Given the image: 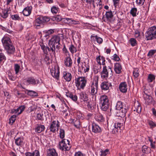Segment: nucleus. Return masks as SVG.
Wrapping results in <instances>:
<instances>
[{"mask_svg": "<svg viewBox=\"0 0 156 156\" xmlns=\"http://www.w3.org/2000/svg\"><path fill=\"white\" fill-rule=\"evenodd\" d=\"M2 42L5 50L8 54L14 53L15 51V48L9 37H4L2 39Z\"/></svg>", "mask_w": 156, "mask_h": 156, "instance_id": "nucleus-1", "label": "nucleus"}, {"mask_svg": "<svg viewBox=\"0 0 156 156\" xmlns=\"http://www.w3.org/2000/svg\"><path fill=\"white\" fill-rule=\"evenodd\" d=\"M116 113L117 116L123 117L128 111V107L120 101H118L116 105Z\"/></svg>", "mask_w": 156, "mask_h": 156, "instance_id": "nucleus-2", "label": "nucleus"}, {"mask_svg": "<svg viewBox=\"0 0 156 156\" xmlns=\"http://www.w3.org/2000/svg\"><path fill=\"white\" fill-rule=\"evenodd\" d=\"M61 37H62L63 38V36L62 34H60L54 36L49 40L48 45L49 47H52L51 49L52 51L54 50V48L55 51V46L56 48L59 49V45H60V41Z\"/></svg>", "mask_w": 156, "mask_h": 156, "instance_id": "nucleus-3", "label": "nucleus"}, {"mask_svg": "<svg viewBox=\"0 0 156 156\" xmlns=\"http://www.w3.org/2000/svg\"><path fill=\"white\" fill-rule=\"evenodd\" d=\"M147 40H150L156 38V26L150 27L145 34Z\"/></svg>", "mask_w": 156, "mask_h": 156, "instance_id": "nucleus-4", "label": "nucleus"}, {"mask_svg": "<svg viewBox=\"0 0 156 156\" xmlns=\"http://www.w3.org/2000/svg\"><path fill=\"white\" fill-rule=\"evenodd\" d=\"M40 46L41 47V49L43 50L44 53L46 55H48V51L50 52L51 54H52L54 56L55 55V48H53L54 50L52 51V47H49L47 46L46 44L44 43L42 41L40 42L39 43Z\"/></svg>", "mask_w": 156, "mask_h": 156, "instance_id": "nucleus-5", "label": "nucleus"}, {"mask_svg": "<svg viewBox=\"0 0 156 156\" xmlns=\"http://www.w3.org/2000/svg\"><path fill=\"white\" fill-rule=\"evenodd\" d=\"M87 82V79L84 77H80L75 79L76 86L78 89H83L86 86Z\"/></svg>", "mask_w": 156, "mask_h": 156, "instance_id": "nucleus-6", "label": "nucleus"}, {"mask_svg": "<svg viewBox=\"0 0 156 156\" xmlns=\"http://www.w3.org/2000/svg\"><path fill=\"white\" fill-rule=\"evenodd\" d=\"M69 143V141L68 140L64 139L62 140L59 143V148L62 151H69L71 148Z\"/></svg>", "mask_w": 156, "mask_h": 156, "instance_id": "nucleus-7", "label": "nucleus"}, {"mask_svg": "<svg viewBox=\"0 0 156 156\" xmlns=\"http://www.w3.org/2000/svg\"><path fill=\"white\" fill-rule=\"evenodd\" d=\"M98 78H97L93 81L90 87V94L92 95H94L97 93L98 88Z\"/></svg>", "mask_w": 156, "mask_h": 156, "instance_id": "nucleus-8", "label": "nucleus"}, {"mask_svg": "<svg viewBox=\"0 0 156 156\" xmlns=\"http://www.w3.org/2000/svg\"><path fill=\"white\" fill-rule=\"evenodd\" d=\"M144 98L145 100V103L148 105L154 104L155 103V101L151 96L145 94H144Z\"/></svg>", "mask_w": 156, "mask_h": 156, "instance_id": "nucleus-9", "label": "nucleus"}, {"mask_svg": "<svg viewBox=\"0 0 156 156\" xmlns=\"http://www.w3.org/2000/svg\"><path fill=\"white\" fill-rule=\"evenodd\" d=\"M25 107L24 105H22L19 107L17 109H13L11 110V113L16 114L17 116L20 114L24 110Z\"/></svg>", "mask_w": 156, "mask_h": 156, "instance_id": "nucleus-10", "label": "nucleus"}, {"mask_svg": "<svg viewBox=\"0 0 156 156\" xmlns=\"http://www.w3.org/2000/svg\"><path fill=\"white\" fill-rule=\"evenodd\" d=\"M133 109L134 112H136L138 113H140L141 112V107L138 101L134 102V106L133 107Z\"/></svg>", "mask_w": 156, "mask_h": 156, "instance_id": "nucleus-11", "label": "nucleus"}, {"mask_svg": "<svg viewBox=\"0 0 156 156\" xmlns=\"http://www.w3.org/2000/svg\"><path fill=\"white\" fill-rule=\"evenodd\" d=\"M59 127V124H56V121H53L51 123L50 129V131L53 133H55L56 131V129H58V128Z\"/></svg>", "mask_w": 156, "mask_h": 156, "instance_id": "nucleus-12", "label": "nucleus"}, {"mask_svg": "<svg viewBox=\"0 0 156 156\" xmlns=\"http://www.w3.org/2000/svg\"><path fill=\"white\" fill-rule=\"evenodd\" d=\"M119 88L121 92L125 93L127 92V85L126 82L121 83L119 85Z\"/></svg>", "mask_w": 156, "mask_h": 156, "instance_id": "nucleus-13", "label": "nucleus"}, {"mask_svg": "<svg viewBox=\"0 0 156 156\" xmlns=\"http://www.w3.org/2000/svg\"><path fill=\"white\" fill-rule=\"evenodd\" d=\"M69 56H67L64 59V64L65 66L69 67H71L72 66L73 61L70 57V55L69 54Z\"/></svg>", "mask_w": 156, "mask_h": 156, "instance_id": "nucleus-14", "label": "nucleus"}, {"mask_svg": "<svg viewBox=\"0 0 156 156\" xmlns=\"http://www.w3.org/2000/svg\"><path fill=\"white\" fill-rule=\"evenodd\" d=\"M123 124L120 122H116L114 125V128L113 129V131L114 133L118 132L119 129H120L121 127L122 126Z\"/></svg>", "mask_w": 156, "mask_h": 156, "instance_id": "nucleus-15", "label": "nucleus"}, {"mask_svg": "<svg viewBox=\"0 0 156 156\" xmlns=\"http://www.w3.org/2000/svg\"><path fill=\"white\" fill-rule=\"evenodd\" d=\"M32 7L31 6H27L25 8L23 11V13L24 15L28 16L30 15L31 12Z\"/></svg>", "mask_w": 156, "mask_h": 156, "instance_id": "nucleus-16", "label": "nucleus"}, {"mask_svg": "<svg viewBox=\"0 0 156 156\" xmlns=\"http://www.w3.org/2000/svg\"><path fill=\"white\" fill-rule=\"evenodd\" d=\"M51 75L54 77L57 78L59 76V72L58 68H54V69L51 70Z\"/></svg>", "mask_w": 156, "mask_h": 156, "instance_id": "nucleus-17", "label": "nucleus"}, {"mask_svg": "<svg viewBox=\"0 0 156 156\" xmlns=\"http://www.w3.org/2000/svg\"><path fill=\"white\" fill-rule=\"evenodd\" d=\"M92 131L93 132L97 133L100 132L101 129L99 126L95 123L92 124Z\"/></svg>", "mask_w": 156, "mask_h": 156, "instance_id": "nucleus-18", "label": "nucleus"}, {"mask_svg": "<svg viewBox=\"0 0 156 156\" xmlns=\"http://www.w3.org/2000/svg\"><path fill=\"white\" fill-rule=\"evenodd\" d=\"M101 74L102 79H106V78L107 77V69L105 66L103 67L102 71L101 72Z\"/></svg>", "mask_w": 156, "mask_h": 156, "instance_id": "nucleus-19", "label": "nucleus"}, {"mask_svg": "<svg viewBox=\"0 0 156 156\" xmlns=\"http://www.w3.org/2000/svg\"><path fill=\"white\" fill-rule=\"evenodd\" d=\"M46 156H58V154L56 150L53 148L48 150Z\"/></svg>", "mask_w": 156, "mask_h": 156, "instance_id": "nucleus-20", "label": "nucleus"}, {"mask_svg": "<svg viewBox=\"0 0 156 156\" xmlns=\"http://www.w3.org/2000/svg\"><path fill=\"white\" fill-rule=\"evenodd\" d=\"M9 11L8 9L2 10V13H1V17L3 18L6 19L9 16Z\"/></svg>", "mask_w": 156, "mask_h": 156, "instance_id": "nucleus-21", "label": "nucleus"}, {"mask_svg": "<svg viewBox=\"0 0 156 156\" xmlns=\"http://www.w3.org/2000/svg\"><path fill=\"white\" fill-rule=\"evenodd\" d=\"M63 77L67 81H70L72 78L71 75L70 73L65 72L63 73Z\"/></svg>", "mask_w": 156, "mask_h": 156, "instance_id": "nucleus-22", "label": "nucleus"}, {"mask_svg": "<svg viewBox=\"0 0 156 156\" xmlns=\"http://www.w3.org/2000/svg\"><path fill=\"white\" fill-rule=\"evenodd\" d=\"M122 67L119 63H116L115 65L114 70L117 73H120L121 72Z\"/></svg>", "mask_w": 156, "mask_h": 156, "instance_id": "nucleus-23", "label": "nucleus"}, {"mask_svg": "<svg viewBox=\"0 0 156 156\" xmlns=\"http://www.w3.org/2000/svg\"><path fill=\"white\" fill-rule=\"evenodd\" d=\"M26 82L27 83H28L29 84H31L33 85L36 84V80L34 77L32 76L27 78Z\"/></svg>", "mask_w": 156, "mask_h": 156, "instance_id": "nucleus-24", "label": "nucleus"}, {"mask_svg": "<svg viewBox=\"0 0 156 156\" xmlns=\"http://www.w3.org/2000/svg\"><path fill=\"white\" fill-rule=\"evenodd\" d=\"M25 155L26 156H40V153L38 150H35L33 153L27 152Z\"/></svg>", "mask_w": 156, "mask_h": 156, "instance_id": "nucleus-25", "label": "nucleus"}, {"mask_svg": "<svg viewBox=\"0 0 156 156\" xmlns=\"http://www.w3.org/2000/svg\"><path fill=\"white\" fill-rule=\"evenodd\" d=\"M94 118L98 122H103L104 121V119L103 116L100 114L98 113L96 114Z\"/></svg>", "mask_w": 156, "mask_h": 156, "instance_id": "nucleus-26", "label": "nucleus"}, {"mask_svg": "<svg viewBox=\"0 0 156 156\" xmlns=\"http://www.w3.org/2000/svg\"><path fill=\"white\" fill-rule=\"evenodd\" d=\"M86 1L90 4L92 3L94 7L95 8L96 6H98V4L101 2V0H87Z\"/></svg>", "mask_w": 156, "mask_h": 156, "instance_id": "nucleus-27", "label": "nucleus"}, {"mask_svg": "<svg viewBox=\"0 0 156 156\" xmlns=\"http://www.w3.org/2000/svg\"><path fill=\"white\" fill-rule=\"evenodd\" d=\"M23 139L19 137L15 139V143L17 146H22L23 145Z\"/></svg>", "mask_w": 156, "mask_h": 156, "instance_id": "nucleus-28", "label": "nucleus"}, {"mask_svg": "<svg viewBox=\"0 0 156 156\" xmlns=\"http://www.w3.org/2000/svg\"><path fill=\"white\" fill-rule=\"evenodd\" d=\"M101 104H107V96L106 95H103L101 96L100 98Z\"/></svg>", "mask_w": 156, "mask_h": 156, "instance_id": "nucleus-29", "label": "nucleus"}, {"mask_svg": "<svg viewBox=\"0 0 156 156\" xmlns=\"http://www.w3.org/2000/svg\"><path fill=\"white\" fill-rule=\"evenodd\" d=\"M66 95L67 97H69L74 101H76L77 100V96L76 95H73L71 93L69 92L66 93Z\"/></svg>", "mask_w": 156, "mask_h": 156, "instance_id": "nucleus-30", "label": "nucleus"}, {"mask_svg": "<svg viewBox=\"0 0 156 156\" xmlns=\"http://www.w3.org/2000/svg\"><path fill=\"white\" fill-rule=\"evenodd\" d=\"M44 129L45 127L44 125H39L37 126L35 130L36 132L40 133L44 131Z\"/></svg>", "mask_w": 156, "mask_h": 156, "instance_id": "nucleus-31", "label": "nucleus"}, {"mask_svg": "<svg viewBox=\"0 0 156 156\" xmlns=\"http://www.w3.org/2000/svg\"><path fill=\"white\" fill-rule=\"evenodd\" d=\"M42 19V18L41 16L37 18L35 20V25L37 26H39L40 24L43 23Z\"/></svg>", "mask_w": 156, "mask_h": 156, "instance_id": "nucleus-32", "label": "nucleus"}, {"mask_svg": "<svg viewBox=\"0 0 156 156\" xmlns=\"http://www.w3.org/2000/svg\"><path fill=\"white\" fill-rule=\"evenodd\" d=\"M155 79L154 75L152 74H149L148 75L147 81L148 83H151Z\"/></svg>", "mask_w": 156, "mask_h": 156, "instance_id": "nucleus-33", "label": "nucleus"}, {"mask_svg": "<svg viewBox=\"0 0 156 156\" xmlns=\"http://www.w3.org/2000/svg\"><path fill=\"white\" fill-rule=\"evenodd\" d=\"M5 57L2 53V49H0V64L5 60Z\"/></svg>", "mask_w": 156, "mask_h": 156, "instance_id": "nucleus-34", "label": "nucleus"}, {"mask_svg": "<svg viewBox=\"0 0 156 156\" xmlns=\"http://www.w3.org/2000/svg\"><path fill=\"white\" fill-rule=\"evenodd\" d=\"M26 91L27 92V94L30 96H37V94L33 90H27Z\"/></svg>", "mask_w": 156, "mask_h": 156, "instance_id": "nucleus-35", "label": "nucleus"}, {"mask_svg": "<svg viewBox=\"0 0 156 156\" xmlns=\"http://www.w3.org/2000/svg\"><path fill=\"white\" fill-rule=\"evenodd\" d=\"M133 74L135 78L138 77L139 75V69L137 68H134L133 71Z\"/></svg>", "mask_w": 156, "mask_h": 156, "instance_id": "nucleus-36", "label": "nucleus"}, {"mask_svg": "<svg viewBox=\"0 0 156 156\" xmlns=\"http://www.w3.org/2000/svg\"><path fill=\"white\" fill-rule=\"evenodd\" d=\"M69 49L72 54L76 51V48L72 44L70 45L69 47Z\"/></svg>", "mask_w": 156, "mask_h": 156, "instance_id": "nucleus-37", "label": "nucleus"}, {"mask_svg": "<svg viewBox=\"0 0 156 156\" xmlns=\"http://www.w3.org/2000/svg\"><path fill=\"white\" fill-rule=\"evenodd\" d=\"M74 126L77 128H79L80 126V122L79 119H76V120L74 119L73 121Z\"/></svg>", "mask_w": 156, "mask_h": 156, "instance_id": "nucleus-38", "label": "nucleus"}, {"mask_svg": "<svg viewBox=\"0 0 156 156\" xmlns=\"http://www.w3.org/2000/svg\"><path fill=\"white\" fill-rule=\"evenodd\" d=\"M101 87L102 90H107V82H103L101 83Z\"/></svg>", "mask_w": 156, "mask_h": 156, "instance_id": "nucleus-39", "label": "nucleus"}, {"mask_svg": "<svg viewBox=\"0 0 156 156\" xmlns=\"http://www.w3.org/2000/svg\"><path fill=\"white\" fill-rule=\"evenodd\" d=\"M80 98L83 101H87V95L85 93L83 92H81L80 94Z\"/></svg>", "mask_w": 156, "mask_h": 156, "instance_id": "nucleus-40", "label": "nucleus"}, {"mask_svg": "<svg viewBox=\"0 0 156 156\" xmlns=\"http://www.w3.org/2000/svg\"><path fill=\"white\" fill-rule=\"evenodd\" d=\"M137 12V9L136 8H132L131 10L130 13L133 17H134L136 16V13Z\"/></svg>", "mask_w": 156, "mask_h": 156, "instance_id": "nucleus-41", "label": "nucleus"}, {"mask_svg": "<svg viewBox=\"0 0 156 156\" xmlns=\"http://www.w3.org/2000/svg\"><path fill=\"white\" fill-rule=\"evenodd\" d=\"M54 32V30L52 29H50L48 30V31H45L44 32V37H47L49 36L50 34H53Z\"/></svg>", "mask_w": 156, "mask_h": 156, "instance_id": "nucleus-42", "label": "nucleus"}, {"mask_svg": "<svg viewBox=\"0 0 156 156\" xmlns=\"http://www.w3.org/2000/svg\"><path fill=\"white\" fill-rule=\"evenodd\" d=\"M59 10V8L58 7L55 6H53L51 9V11L53 13H57Z\"/></svg>", "mask_w": 156, "mask_h": 156, "instance_id": "nucleus-43", "label": "nucleus"}, {"mask_svg": "<svg viewBox=\"0 0 156 156\" xmlns=\"http://www.w3.org/2000/svg\"><path fill=\"white\" fill-rule=\"evenodd\" d=\"M94 37V38L95 40H96L97 42L98 43L101 44L102 42V39L101 38L98 37L97 35H96L95 36H91V37Z\"/></svg>", "mask_w": 156, "mask_h": 156, "instance_id": "nucleus-44", "label": "nucleus"}, {"mask_svg": "<svg viewBox=\"0 0 156 156\" xmlns=\"http://www.w3.org/2000/svg\"><path fill=\"white\" fill-rule=\"evenodd\" d=\"M16 115H13L11 116V118L9 119V123L10 124L11 123L12 124L13 123L16 119Z\"/></svg>", "mask_w": 156, "mask_h": 156, "instance_id": "nucleus-45", "label": "nucleus"}, {"mask_svg": "<svg viewBox=\"0 0 156 156\" xmlns=\"http://www.w3.org/2000/svg\"><path fill=\"white\" fill-rule=\"evenodd\" d=\"M155 53L156 54V50H151L149 51L147 54V56L151 57Z\"/></svg>", "mask_w": 156, "mask_h": 156, "instance_id": "nucleus-46", "label": "nucleus"}, {"mask_svg": "<svg viewBox=\"0 0 156 156\" xmlns=\"http://www.w3.org/2000/svg\"><path fill=\"white\" fill-rule=\"evenodd\" d=\"M131 45L132 46H135L136 44V41L134 38H131L130 40Z\"/></svg>", "mask_w": 156, "mask_h": 156, "instance_id": "nucleus-47", "label": "nucleus"}, {"mask_svg": "<svg viewBox=\"0 0 156 156\" xmlns=\"http://www.w3.org/2000/svg\"><path fill=\"white\" fill-rule=\"evenodd\" d=\"M60 137L61 139H63L65 137V131L64 129H60L59 133Z\"/></svg>", "mask_w": 156, "mask_h": 156, "instance_id": "nucleus-48", "label": "nucleus"}, {"mask_svg": "<svg viewBox=\"0 0 156 156\" xmlns=\"http://www.w3.org/2000/svg\"><path fill=\"white\" fill-rule=\"evenodd\" d=\"M11 17L13 20H20V18L18 15L16 14L12 15Z\"/></svg>", "mask_w": 156, "mask_h": 156, "instance_id": "nucleus-49", "label": "nucleus"}, {"mask_svg": "<svg viewBox=\"0 0 156 156\" xmlns=\"http://www.w3.org/2000/svg\"><path fill=\"white\" fill-rule=\"evenodd\" d=\"M64 21H66L65 22L66 23H69L72 24L73 21V20L72 19L66 18H64Z\"/></svg>", "mask_w": 156, "mask_h": 156, "instance_id": "nucleus-50", "label": "nucleus"}, {"mask_svg": "<svg viewBox=\"0 0 156 156\" xmlns=\"http://www.w3.org/2000/svg\"><path fill=\"white\" fill-rule=\"evenodd\" d=\"M101 109L102 110L104 111H106L107 110V104H101Z\"/></svg>", "mask_w": 156, "mask_h": 156, "instance_id": "nucleus-51", "label": "nucleus"}, {"mask_svg": "<svg viewBox=\"0 0 156 156\" xmlns=\"http://www.w3.org/2000/svg\"><path fill=\"white\" fill-rule=\"evenodd\" d=\"M20 68V66L18 64H15L14 66L15 70L16 72V73L17 74L18 73Z\"/></svg>", "mask_w": 156, "mask_h": 156, "instance_id": "nucleus-52", "label": "nucleus"}, {"mask_svg": "<svg viewBox=\"0 0 156 156\" xmlns=\"http://www.w3.org/2000/svg\"><path fill=\"white\" fill-rule=\"evenodd\" d=\"M3 93L4 96H5L7 99H9L10 98V95L9 92L6 90H4Z\"/></svg>", "mask_w": 156, "mask_h": 156, "instance_id": "nucleus-53", "label": "nucleus"}, {"mask_svg": "<svg viewBox=\"0 0 156 156\" xmlns=\"http://www.w3.org/2000/svg\"><path fill=\"white\" fill-rule=\"evenodd\" d=\"M42 18V21L43 23L48 22L50 20V18L47 16H41Z\"/></svg>", "mask_w": 156, "mask_h": 156, "instance_id": "nucleus-54", "label": "nucleus"}, {"mask_svg": "<svg viewBox=\"0 0 156 156\" xmlns=\"http://www.w3.org/2000/svg\"><path fill=\"white\" fill-rule=\"evenodd\" d=\"M43 114L41 113H38L37 114V119L39 120H43Z\"/></svg>", "mask_w": 156, "mask_h": 156, "instance_id": "nucleus-55", "label": "nucleus"}, {"mask_svg": "<svg viewBox=\"0 0 156 156\" xmlns=\"http://www.w3.org/2000/svg\"><path fill=\"white\" fill-rule=\"evenodd\" d=\"M149 124L151 128H153L156 126V124L152 121H149Z\"/></svg>", "mask_w": 156, "mask_h": 156, "instance_id": "nucleus-56", "label": "nucleus"}, {"mask_svg": "<svg viewBox=\"0 0 156 156\" xmlns=\"http://www.w3.org/2000/svg\"><path fill=\"white\" fill-rule=\"evenodd\" d=\"M112 57V59L115 61H118L120 60V58L116 54H114Z\"/></svg>", "mask_w": 156, "mask_h": 156, "instance_id": "nucleus-57", "label": "nucleus"}, {"mask_svg": "<svg viewBox=\"0 0 156 156\" xmlns=\"http://www.w3.org/2000/svg\"><path fill=\"white\" fill-rule=\"evenodd\" d=\"M147 147L145 145L143 146L142 147V151L144 153H146L147 152Z\"/></svg>", "mask_w": 156, "mask_h": 156, "instance_id": "nucleus-58", "label": "nucleus"}, {"mask_svg": "<svg viewBox=\"0 0 156 156\" xmlns=\"http://www.w3.org/2000/svg\"><path fill=\"white\" fill-rule=\"evenodd\" d=\"M68 107L66 105H65L64 106H63V108H62V112L65 113L66 112L67 110L68 109Z\"/></svg>", "mask_w": 156, "mask_h": 156, "instance_id": "nucleus-59", "label": "nucleus"}, {"mask_svg": "<svg viewBox=\"0 0 156 156\" xmlns=\"http://www.w3.org/2000/svg\"><path fill=\"white\" fill-rule=\"evenodd\" d=\"M145 1V0H136V2L137 4L139 5H143Z\"/></svg>", "mask_w": 156, "mask_h": 156, "instance_id": "nucleus-60", "label": "nucleus"}, {"mask_svg": "<svg viewBox=\"0 0 156 156\" xmlns=\"http://www.w3.org/2000/svg\"><path fill=\"white\" fill-rule=\"evenodd\" d=\"M101 156H105L107 153V149H106L105 151H101Z\"/></svg>", "mask_w": 156, "mask_h": 156, "instance_id": "nucleus-61", "label": "nucleus"}, {"mask_svg": "<svg viewBox=\"0 0 156 156\" xmlns=\"http://www.w3.org/2000/svg\"><path fill=\"white\" fill-rule=\"evenodd\" d=\"M140 32L137 30L135 31L134 35L136 38H138L140 36Z\"/></svg>", "mask_w": 156, "mask_h": 156, "instance_id": "nucleus-62", "label": "nucleus"}, {"mask_svg": "<svg viewBox=\"0 0 156 156\" xmlns=\"http://www.w3.org/2000/svg\"><path fill=\"white\" fill-rule=\"evenodd\" d=\"M55 20L57 21H61L62 19L61 16L59 15H57L55 17Z\"/></svg>", "mask_w": 156, "mask_h": 156, "instance_id": "nucleus-63", "label": "nucleus"}, {"mask_svg": "<svg viewBox=\"0 0 156 156\" xmlns=\"http://www.w3.org/2000/svg\"><path fill=\"white\" fill-rule=\"evenodd\" d=\"M155 143L156 142L155 141H153L151 143L150 146L151 148L153 149H155L156 148V146H155Z\"/></svg>", "mask_w": 156, "mask_h": 156, "instance_id": "nucleus-64", "label": "nucleus"}]
</instances>
